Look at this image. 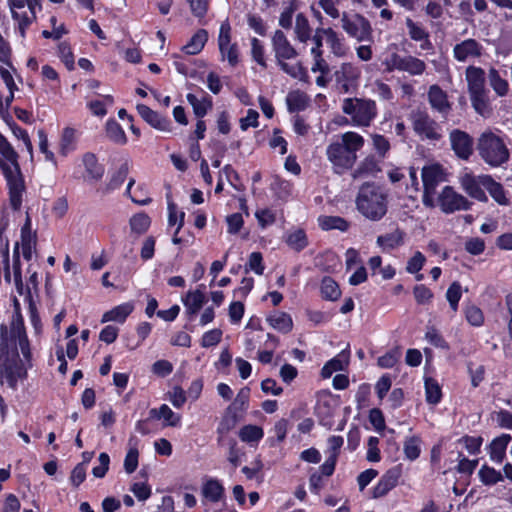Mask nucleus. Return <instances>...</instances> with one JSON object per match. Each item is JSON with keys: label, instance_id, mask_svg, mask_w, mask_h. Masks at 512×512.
Wrapping results in <instances>:
<instances>
[{"label": "nucleus", "instance_id": "obj_43", "mask_svg": "<svg viewBox=\"0 0 512 512\" xmlns=\"http://www.w3.org/2000/svg\"><path fill=\"white\" fill-rule=\"evenodd\" d=\"M298 9V0H289L288 2H285L279 16V26L284 29H290L292 27L294 13Z\"/></svg>", "mask_w": 512, "mask_h": 512}, {"label": "nucleus", "instance_id": "obj_34", "mask_svg": "<svg viewBox=\"0 0 512 512\" xmlns=\"http://www.w3.org/2000/svg\"><path fill=\"white\" fill-rule=\"evenodd\" d=\"M488 82L495 94L499 97H505L510 91L508 81L501 76L500 72L495 67L488 69Z\"/></svg>", "mask_w": 512, "mask_h": 512}, {"label": "nucleus", "instance_id": "obj_46", "mask_svg": "<svg viewBox=\"0 0 512 512\" xmlns=\"http://www.w3.org/2000/svg\"><path fill=\"white\" fill-rule=\"evenodd\" d=\"M13 334L15 337L18 338V346L21 350V353L23 354L24 359L26 361H30L31 350L22 320L17 325L14 326Z\"/></svg>", "mask_w": 512, "mask_h": 512}, {"label": "nucleus", "instance_id": "obj_50", "mask_svg": "<svg viewBox=\"0 0 512 512\" xmlns=\"http://www.w3.org/2000/svg\"><path fill=\"white\" fill-rule=\"evenodd\" d=\"M151 219L146 213H137L129 220L130 229L133 233L143 234L150 227Z\"/></svg>", "mask_w": 512, "mask_h": 512}, {"label": "nucleus", "instance_id": "obj_14", "mask_svg": "<svg viewBox=\"0 0 512 512\" xmlns=\"http://www.w3.org/2000/svg\"><path fill=\"white\" fill-rule=\"evenodd\" d=\"M488 176L487 174L475 175L468 168H464L458 176V181L468 196L480 202H487L485 187Z\"/></svg>", "mask_w": 512, "mask_h": 512}, {"label": "nucleus", "instance_id": "obj_39", "mask_svg": "<svg viewBox=\"0 0 512 512\" xmlns=\"http://www.w3.org/2000/svg\"><path fill=\"white\" fill-rule=\"evenodd\" d=\"M295 39L300 43H307L312 36V28L308 18L303 13H298L294 26Z\"/></svg>", "mask_w": 512, "mask_h": 512}, {"label": "nucleus", "instance_id": "obj_11", "mask_svg": "<svg viewBox=\"0 0 512 512\" xmlns=\"http://www.w3.org/2000/svg\"><path fill=\"white\" fill-rule=\"evenodd\" d=\"M410 120L413 131L421 140L436 142L442 138L441 126L426 111H413Z\"/></svg>", "mask_w": 512, "mask_h": 512}, {"label": "nucleus", "instance_id": "obj_22", "mask_svg": "<svg viewBox=\"0 0 512 512\" xmlns=\"http://www.w3.org/2000/svg\"><path fill=\"white\" fill-rule=\"evenodd\" d=\"M139 115L152 127L160 131L168 132L171 130V122L166 117L152 110L147 105L138 104L136 106Z\"/></svg>", "mask_w": 512, "mask_h": 512}, {"label": "nucleus", "instance_id": "obj_28", "mask_svg": "<svg viewBox=\"0 0 512 512\" xmlns=\"http://www.w3.org/2000/svg\"><path fill=\"white\" fill-rule=\"evenodd\" d=\"M133 310L134 304L132 302L122 303L105 312L101 318V322H117L122 324L126 321L127 317L133 312Z\"/></svg>", "mask_w": 512, "mask_h": 512}, {"label": "nucleus", "instance_id": "obj_27", "mask_svg": "<svg viewBox=\"0 0 512 512\" xmlns=\"http://www.w3.org/2000/svg\"><path fill=\"white\" fill-rule=\"evenodd\" d=\"M509 434H502L495 439L489 445V456L490 459L499 464L502 463L506 456V449L511 441Z\"/></svg>", "mask_w": 512, "mask_h": 512}, {"label": "nucleus", "instance_id": "obj_60", "mask_svg": "<svg viewBox=\"0 0 512 512\" xmlns=\"http://www.w3.org/2000/svg\"><path fill=\"white\" fill-rule=\"evenodd\" d=\"M251 55L255 62H257L260 66L265 68L266 60H265V50L262 42L257 38L251 39Z\"/></svg>", "mask_w": 512, "mask_h": 512}, {"label": "nucleus", "instance_id": "obj_64", "mask_svg": "<svg viewBox=\"0 0 512 512\" xmlns=\"http://www.w3.org/2000/svg\"><path fill=\"white\" fill-rule=\"evenodd\" d=\"M425 261L426 258L420 251L415 252L414 255L407 262V272L410 274L418 273L424 266Z\"/></svg>", "mask_w": 512, "mask_h": 512}, {"label": "nucleus", "instance_id": "obj_8", "mask_svg": "<svg viewBox=\"0 0 512 512\" xmlns=\"http://www.w3.org/2000/svg\"><path fill=\"white\" fill-rule=\"evenodd\" d=\"M341 108L355 127H369L377 116L375 101L367 98H345Z\"/></svg>", "mask_w": 512, "mask_h": 512}, {"label": "nucleus", "instance_id": "obj_58", "mask_svg": "<svg viewBox=\"0 0 512 512\" xmlns=\"http://www.w3.org/2000/svg\"><path fill=\"white\" fill-rule=\"evenodd\" d=\"M373 148L380 159H384L390 150L389 140L380 134H373L371 136Z\"/></svg>", "mask_w": 512, "mask_h": 512}, {"label": "nucleus", "instance_id": "obj_31", "mask_svg": "<svg viewBox=\"0 0 512 512\" xmlns=\"http://www.w3.org/2000/svg\"><path fill=\"white\" fill-rule=\"evenodd\" d=\"M350 354L347 350L338 353L334 358L329 360L321 370L323 378H330L334 372L342 371L349 363Z\"/></svg>", "mask_w": 512, "mask_h": 512}, {"label": "nucleus", "instance_id": "obj_38", "mask_svg": "<svg viewBox=\"0 0 512 512\" xmlns=\"http://www.w3.org/2000/svg\"><path fill=\"white\" fill-rule=\"evenodd\" d=\"M208 40V33L205 29H199L182 47V51L187 55H196L200 53Z\"/></svg>", "mask_w": 512, "mask_h": 512}, {"label": "nucleus", "instance_id": "obj_23", "mask_svg": "<svg viewBox=\"0 0 512 512\" xmlns=\"http://www.w3.org/2000/svg\"><path fill=\"white\" fill-rule=\"evenodd\" d=\"M428 101L431 107L443 116H447L451 110L446 92L436 84L429 87Z\"/></svg>", "mask_w": 512, "mask_h": 512}, {"label": "nucleus", "instance_id": "obj_53", "mask_svg": "<svg viewBox=\"0 0 512 512\" xmlns=\"http://www.w3.org/2000/svg\"><path fill=\"white\" fill-rule=\"evenodd\" d=\"M334 409L327 401L319 402L316 407V413L321 425L331 428L333 426L332 418L334 416Z\"/></svg>", "mask_w": 512, "mask_h": 512}, {"label": "nucleus", "instance_id": "obj_61", "mask_svg": "<svg viewBox=\"0 0 512 512\" xmlns=\"http://www.w3.org/2000/svg\"><path fill=\"white\" fill-rule=\"evenodd\" d=\"M58 55L68 70L74 68V55L68 43L61 42L58 45Z\"/></svg>", "mask_w": 512, "mask_h": 512}, {"label": "nucleus", "instance_id": "obj_45", "mask_svg": "<svg viewBox=\"0 0 512 512\" xmlns=\"http://www.w3.org/2000/svg\"><path fill=\"white\" fill-rule=\"evenodd\" d=\"M486 187H485V190H487L489 192V194L491 195V197L500 205H507L508 204V199L506 197V194H505V190L502 186V184L496 182L492 176H488V178H486Z\"/></svg>", "mask_w": 512, "mask_h": 512}, {"label": "nucleus", "instance_id": "obj_37", "mask_svg": "<svg viewBox=\"0 0 512 512\" xmlns=\"http://www.w3.org/2000/svg\"><path fill=\"white\" fill-rule=\"evenodd\" d=\"M376 242L384 251L393 250L404 243V232L396 229L391 233L378 236Z\"/></svg>", "mask_w": 512, "mask_h": 512}, {"label": "nucleus", "instance_id": "obj_5", "mask_svg": "<svg viewBox=\"0 0 512 512\" xmlns=\"http://www.w3.org/2000/svg\"><path fill=\"white\" fill-rule=\"evenodd\" d=\"M465 80L471 105L484 118L492 113L489 91L485 86V71L481 67L469 65L465 70Z\"/></svg>", "mask_w": 512, "mask_h": 512}, {"label": "nucleus", "instance_id": "obj_13", "mask_svg": "<svg viewBox=\"0 0 512 512\" xmlns=\"http://www.w3.org/2000/svg\"><path fill=\"white\" fill-rule=\"evenodd\" d=\"M361 74L360 66L353 62H343L335 69L332 77L339 92L349 93L359 86Z\"/></svg>", "mask_w": 512, "mask_h": 512}, {"label": "nucleus", "instance_id": "obj_16", "mask_svg": "<svg viewBox=\"0 0 512 512\" xmlns=\"http://www.w3.org/2000/svg\"><path fill=\"white\" fill-rule=\"evenodd\" d=\"M218 47L221 60H227L231 67H235L239 62V50L237 44L231 41V27L228 21L223 22L220 26Z\"/></svg>", "mask_w": 512, "mask_h": 512}, {"label": "nucleus", "instance_id": "obj_44", "mask_svg": "<svg viewBox=\"0 0 512 512\" xmlns=\"http://www.w3.org/2000/svg\"><path fill=\"white\" fill-rule=\"evenodd\" d=\"M83 164L86 172L92 179L99 180L103 176L104 168L98 163L97 158L93 153L84 154Z\"/></svg>", "mask_w": 512, "mask_h": 512}, {"label": "nucleus", "instance_id": "obj_12", "mask_svg": "<svg viewBox=\"0 0 512 512\" xmlns=\"http://www.w3.org/2000/svg\"><path fill=\"white\" fill-rule=\"evenodd\" d=\"M423 197L424 206L433 208L436 206L435 195L437 187L445 181L443 168L438 164L424 166L422 169Z\"/></svg>", "mask_w": 512, "mask_h": 512}, {"label": "nucleus", "instance_id": "obj_59", "mask_svg": "<svg viewBox=\"0 0 512 512\" xmlns=\"http://www.w3.org/2000/svg\"><path fill=\"white\" fill-rule=\"evenodd\" d=\"M400 358H401L400 349L394 348V349L388 351L387 353H385L384 355H382L381 357H379L377 363L381 368L388 369V368L394 367Z\"/></svg>", "mask_w": 512, "mask_h": 512}, {"label": "nucleus", "instance_id": "obj_35", "mask_svg": "<svg viewBox=\"0 0 512 512\" xmlns=\"http://www.w3.org/2000/svg\"><path fill=\"white\" fill-rule=\"evenodd\" d=\"M201 98H198L195 94L188 93L186 99L192 106L193 112L196 117L202 118L212 108V99L204 91Z\"/></svg>", "mask_w": 512, "mask_h": 512}, {"label": "nucleus", "instance_id": "obj_41", "mask_svg": "<svg viewBox=\"0 0 512 512\" xmlns=\"http://www.w3.org/2000/svg\"><path fill=\"white\" fill-rule=\"evenodd\" d=\"M422 439L418 435H412L405 438L403 442V452L405 458L409 461H415L421 454Z\"/></svg>", "mask_w": 512, "mask_h": 512}, {"label": "nucleus", "instance_id": "obj_57", "mask_svg": "<svg viewBox=\"0 0 512 512\" xmlns=\"http://www.w3.org/2000/svg\"><path fill=\"white\" fill-rule=\"evenodd\" d=\"M287 106L291 112L302 111L307 106V98L303 93H289L287 96Z\"/></svg>", "mask_w": 512, "mask_h": 512}, {"label": "nucleus", "instance_id": "obj_25", "mask_svg": "<svg viewBox=\"0 0 512 512\" xmlns=\"http://www.w3.org/2000/svg\"><path fill=\"white\" fill-rule=\"evenodd\" d=\"M149 414L153 419H162L164 426L176 427L179 426L181 422V415L172 411L167 404H162L159 408L151 409Z\"/></svg>", "mask_w": 512, "mask_h": 512}, {"label": "nucleus", "instance_id": "obj_54", "mask_svg": "<svg viewBox=\"0 0 512 512\" xmlns=\"http://www.w3.org/2000/svg\"><path fill=\"white\" fill-rule=\"evenodd\" d=\"M114 103V99L111 95L103 96V99L91 100L88 103V108L93 115L103 117L107 114L106 106H111Z\"/></svg>", "mask_w": 512, "mask_h": 512}, {"label": "nucleus", "instance_id": "obj_20", "mask_svg": "<svg viewBox=\"0 0 512 512\" xmlns=\"http://www.w3.org/2000/svg\"><path fill=\"white\" fill-rule=\"evenodd\" d=\"M403 473L401 464L387 470L373 488V497L381 498L387 495L399 482Z\"/></svg>", "mask_w": 512, "mask_h": 512}, {"label": "nucleus", "instance_id": "obj_24", "mask_svg": "<svg viewBox=\"0 0 512 512\" xmlns=\"http://www.w3.org/2000/svg\"><path fill=\"white\" fill-rule=\"evenodd\" d=\"M205 302L206 296L199 289L194 291H188L182 297V303L185 307L186 314L188 315V318L190 320L193 319V317L200 311Z\"/></svg>", "mask_w": 512, "mask_h": 512}, {"label": "nucleus", "instance_id": "obj_19", "mask_svg": "<svg viewBox=\"0 0 512 512\" xmlns=\"http://www.w3.org/2000/svg\"><path fill=\"white\" fill-rule=\"evenodd\" d=\"M451 149L461 160H469L473 154V138L465 131L454 129L449 134Z\"/></svg>", "mask_w": 512, "mask_h": 512}, {"label": "nucleus", "instance_id": "obj_17", "mask_svg": "<svg viewBox=\"0 0 512 512\" xmlns=\"http://www.w3.org/2000/svg\"><path fill=\"white\" fill-rule=\"evenodd\" d=\"M452 54L458 62H474L483 56L484 46L476 39L467 38L453 46Z\"/></svg>", "mask_w": 512, "mask_h": 512}, {"label": "nucleus", "instance_id": "obj_1", "mask_svg": "<svg viewBox=\"0 0 512 512\" xmlns=\"http://www.w3.org/2000/svg\"><path fill=\"white\" fill-rule=\"evenodd\" d=\"M0 169L7 182L9 202L14 210L22 205L25 183L18 164V154L10 142L0 133Z\"/></svg>", "mask_w": 512, "mask_h": 512}, {"label": "nucleus", "instance_id": "obj_26", "mask_svg": "<svg viewBox=\"0 0 512 512\" xmlns=\"http://www.w3.org/2000/svg\"><path fill=\"white\" fill-rule=\"evenodd\" d=\"M380 170V160L375 155H368L359 163L351 175L353 179H362L374 175Z\"/></svg>", "mask_w": 512, "mask_h": 512}, {"label": "nucleus", "instance_id": "obj_2", "mask_svg": "<svg viewBox=\"0 0 512 512\" xmlns=\"http://www.w3.org/2000/svg\"><path fill=\"white\" fill-rule=\"evenodd\" d=\"M365 144L363 136L354 131L341 135L340 140L330 143L326 148V156L336 174H343L351 169L357 161V152Z\"/></svg>", "mask_w": 512, "mask_h": 512}, {"label": "nucleus", "instance_id": "obj_29", "mask_svg": "<svg viewBox=\"0 0 512 512\" xmlns=\"http://www.w3.org/2000/svg\"><path fill=\"white\" fill-rule=\"evenodd\" d=\"M268 324L281 333H289L293 329L292 317L283 311H274L266 317Z\"/></svg>", "mask_w": 512, "mask_h": 512}, {"label": "nucleus", "instance_id": "obj_9", "mask_svg": "<svg viewBox=\"0 0 512 512\" xmlns=\"http://www.w3.org/2000/svg\"><path fill=\"white\" fill-rule=\"evenodd\" d=\"M12 19L17 22L22 38L27 28L36 20L37 13L42 10V0H7Z\"/></svg>", "mask_w": 512, "mask_h": 512}, {"label": "nucleus", "instance_id": "obj_18", "mask_svg": "<svg viewBox=\"0 0 512 512\" xmlns=\"http://www.w3.org/2000/svg\"><path fill=\"white\" fill-rule=\"evenodd\" d=\"M26 376V370L19 363L18 355L14 354L12 359L6 358L0 363V384L6 382L15 389L19 379Z\"/></svg>", "mask_w": 512, "mask_h": 512}, {"label": "nucleus", "instance_id": "obj_32", "mask_svg": "<svg viewBox=\"0 0 512 512\" xmlns=\"http://www.w3.org/2000/svg\"><path fill=\"white\" fill-rule=\"evenodd\" d=\"M79 132L72 127H65L62 130L59 142V153L62 156H67L77 148Z\"/></svg>", "mask_w": 512, "mask_h": 512}, {"label": "nucleus", "instance_id": "obj_7", "mask_svg": "<svg viewBox=\"0 0 512 512\" xmlns=\"http://www.w3.org/2000/svg\"><path fill=\"white\" fill-rule=\"evenodd\" d=\"M382 65L388 73L398 71L412 77L422 76L427 70L424 60L410 54H400L396 45L387 48Z\"/></svg>", "mask_w": 512, "mask_h": 512}, {"label": "nucleus", "instance_id": "obj_52", "mask_svg": "<svg viewBox=\"0 0 512 512\" xmlns=\"http://www.w3.org/2000/svg\"><path fill=\"white\" fill-rule=\"evenodd\" d=\"M237 422L236 412L232 411V407H228L217 427V433L220 436L227 434L236 426Z\"/></svg>", "mask_w": 512, "mask_h": 512}, {"label": "nucleus", "instance_id": "obj_21", "mask_svg": "<svg viewBox=\"0 0 512 512\" xmlns=\"http://www.w3.org/2000/svg\"><path fill=\"white\" fill-rule=\"evenodd\" d=\"M317 32H321L326 37V44L332 55L337 58H344L348 55L349 46L345 38L333 28L318 29Z\"/></svg>", "mask_w": 512, "mask_h": 512}, {"label": "nucleus", "instance_id": "obj_36", "mask_svg": "<svg viewBox=\"0 0 512 512\" xmlns=\"http://www.w3.org/2000/svg\"><path fill=\"white\" fill-rule=\"evenodd\" d=\"M285 243L294 251L300 252L308 246V238L301 228H293L286 232Z\"/></svg>", "mask_w": 512, "mask_h": 512}, {"label": "nucleus", "instance_id": "obj_42", "mask_svg": "<svg viewBox=\"0 0 512 512\" xmlns=\"http://www.w3.org/2000/svg\"><path fill=\"white\" fill-rule=\"evenodd\" d=\"M264 431L257 425H245L239 430V438L249 445H256L263 438Z\"/></svg>", "mask_w": 512, "mask_h": 512}, {"label": "nucleus", "instance_id": "obj_63", "mask_svg": "<svg viewBox=\"0 0 512 512\" xmlns=\"http://www.w3.org/2000/svg\"><path fill=\"white\" fill-rule=\"evenodd\" d=\"M139 452L136 447H131L124 459V469L128 474L133 473L138 467Z\"/></svg>", "mask_w": 512, "mask_h": 512}, {"label": "nucleus", "instance_id": "obj_49", "mask_svg": "<svg viewBox=\"0 0 512 512\" xmlns=\"http://www.w3.org/2000/svg\"><path fill=\"white\" fill-rule=\"evenodd\" d=\"M108 138L116 144L124 145L127 142L126 134L121 125L115 120H109L106 124Z\"/></svg>", "mask_w": 512, "mask_h": 512}, {"label": "nucleus", "instance_id": "obj_15", "mask_svg": "<svg viewBox=\"0 0 512 512\" xmlns=\"http://www.w3.org/2000/svg\"><path fill=\"white\" fill-rule=\"evenodd\" d=\"M436 204L445 214H452L456 211H466L472 206L464 195L457 192L452 186H445L438 197L435 198Z\"/></svg>", "mask_w": 512, "mask_h": 512}, {"label": "nucleus", "instance_id": "obj_6", "mask_svg": "<svg viewBox=\"0 0 512 512\" xmlns=\"http://www.w3.org/2000/svg\"><path fill=\"white\" fill-rule=\"evenodd\" d=\"M272 47L277 64L283 72L300 81L307 80V72L300 62H286V60L297 58L298 52L282 30H276L274 32L272 36Z\"/></svg>", "mask_w": 512, "mask_h": 512}, {"label": "nucleus", "instance_id": "obj_3", "mask_svg": "<svg viewBox=\"0 0 512 512\" xmlns=\"http://www.w3.org/2000/svg\"><path fill=\"white\" fill-rule=\"evenodd\" d=\"M476 150L480 159L492 168L502 167L510 159L506 135L500 129L487 128L477 138Z\"/></svg>", "mask_w": 512, "mask_h": 512}, {"label": "nucleus", "instance_id": "obj_62", "mask_svg": "<svg viewBox=\"0 0 512 512\" xmlns=\"http://www.w3.org/2000/svg\"><path fill=\"white\" fill-rule=\"evenodd\" d=\"M263 257L260 252H252L249 256V260L246 266V271H254L258 275H262L264 272Z\"/></svg>", "mask_w": 512, "mask_h": 512}, {"label": "nucleus", "instance_id": "obj_48", "mask_svg": "<svg viewBox=\"0 0 512 512\" xmlns=\"http://www.w3.org/2000/svg\"><path fill=\"white\" fill-rule=\"evenodd\" d=\"M425 395L429 404L436 405L441 401V387L435 379L425 378Z\"/></svg>", "mask_w": 512, "mask_h": 512}, {"label": "nucleus", "instance_id": "obj_56", "mask_svg": "<svg viewBox=\"0 0 512 512\" xmlns=\"http://www.w3.org/2000/svg\"><path fill=\"white\" fill-rule=\"evenodd\" d=\"M462 296V287L459 282H453L446 292V298L453 312L458 310V303Z\"/></svg>", "mask_w": 512, "mask_h": 512}, {"label": "nucleus", "instance_id": "obj_51", "mask_svg": "<svg viewBox=\"0 0 512 512\" xmlns=\"http://www.w3.org/2000/svg\"><path fill=\"white\" fill-rule=\"evenodd\" d=\"M478 475L481 482L485 485H495L504 479L500 471L487 465H483L480 468Z\"/></svg>", "mask_w": 512, "mask_h": 512}, {"label": "nucleus", "instance_id": "obj_47", "mask_svg": "<svg viewBox=\"0 0 512 512\" xmlns=\"http://www.w3.org/2000/svg\"><path fill=\"white\" fill-rule=\"evenodd\" d=\"M320 290L322 297L329 301H336L341 295L338 284L331 277L322 279Z\"/></svg>", "mask_w": 512, "mask_h": 512}, {"label": "nucleus", "instance_id": "obj_33", "mask_svg": "<svg viewBox=\"0 0 512 512\" xmlns=\"http://www.w3.org/2000/svg\"><path fill=\"white\" fill-rule=\"evenodd\" d=\"M224 487L215 478H207L202 484V495L210 502H219L224 496Z\"/></svg>", "mask_w": 512, "mask_h": 512}, {"label": "nucleus", "instance_id": "obj_30", "mask_svg": "<svg viewBox=\"0 0 512 512\" xmlns=\"http://www.w3.org/2000/svg\"><path fill=\"white\" fill-rule=\"evenodd\" d=\"M36 247V237L31 231L30 220L28 219L21 228V248L25 260L30 261Z\"/></svg>", "mask_w": 512, "mask_h": 512}, {"label": "nucleus", "instance_id": "obj_55", "mask_svg": "<svg viewBox=\"0 0 512 512\" xmlns=\"http://www.w3.org/2000/svg\"><path fill=\"white\" fill-rule=\"evenodd\" d=\"M405 24L408 30L409 37L413 41H419L426 37L429 32L422 26V24L413 21L411 18H406Z\"/></svg>", "mask_w": 512, "mask_h": 512}, {"label": "nucleus", "instance_id": "obj_4", "mask_svg": "<svg viewBox=\"0 0 512 512\" xmlns=\"http://www.w3.org/2000/svg\"><path fill=\"white\" fill-rule=\"evenodd\" d=\"M357 211L370 221H380L388 211V193L374 182L364 183L355 198Z\"/></svg>", "mask_w": 512, "mask_h": 512}, {"label": "nucleus", "instance_id": "obj_40", "mask_svg": "<svg viewBox=\"0 0 512 512\" xmlns=\"http://www.w3.org/2000/svg\"><path fill=\"white\" fill-rule=\"evenodd\" d=\"M318 224L322 230H339L345 232L349 229V222L340 216L321 215L318 217Z\"/></svg>", "mask_w": 512, "mask_h": 512}, {"label": "nucleus", "instance_id": "obj_10", "mask_svg": "<svg viewBox=\"0 0 512 512\" xmlns=\"http://www.w3.org/2000/svg\"><path fill=\"white\" fill-rule=\"evenodd\" d=\"M341 27L343 31L352 39L358 42L373 41V28L370 21L360 13L349 14L343 12L340 14Z\"/></svg>", "mask_w": 512, "mask_h": 512}]
</instances>
